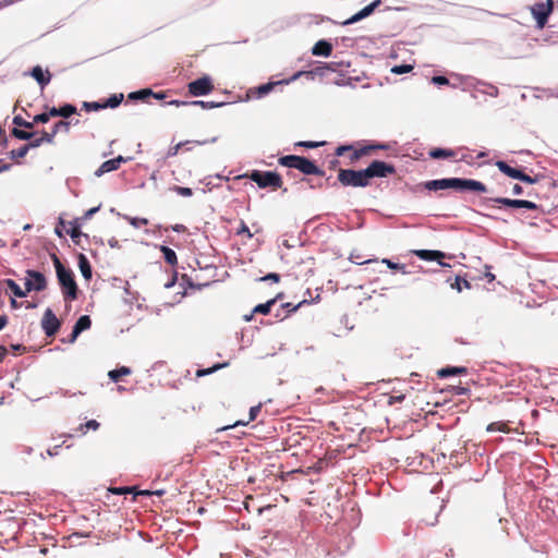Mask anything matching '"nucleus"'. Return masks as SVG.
<instances>
[{"label": "nucleus", "instance_id": "nucleus-1", "mask_svg": "<svg viewBox=\"0 0 558 558\" xmlns=\"http://www.w3.org/2000/svg\"><path fill=\"white\" fill-rule=\"evenodd\" d=\"M421 187L428 192H439L446 190H452L454 192H474V193H486L488 192L487 186L478 180L469 178H441L422 182Z\"/></svg>", "mask_w": 558, "mask_h": 558}, {"label": "nucleus", "instance_id": "nucleus-2", "mask_svg": "<svg viewBox=\"0 0 558 558\" xmlns=\"http://www.w3.org/2000/svg\"><path fill=\"white\" fill-rule=\"evenodd\" d=\"M51 259L64 299L69 301L77 299L78 288L75 281L74 272L71 268L65 267L56 254L51 255Z\"/></svg>", "mask_w": 558, "mask_h": 558}, {"label": "nucleus", "instance_id": "nucleus-3", "mask_svg": "<svg viewBox=\"0 0 558 558\" xmlns=\"http://www.w3.org/2000/svg\"><path fill=\"white\" fill-rule=\"evenodd\" d=\"M280 166L296 169L305 175H325V171L319 168L314 160L300 155H284L278 159Z\"/></svg>", "mask_w": 558, "mask_h": 558}, {"label": "nucleus", "instance_id": "nucleus-4", "mask_svg": "<svg viewBox=\"0 0 558 558\" xmlns=\"http://www.w3.org/2000/svg\"><path fill=\"white\" fill-rule=\"evenodd\" d=\"M492 204H497L499 207L505 208H514V209H527V210H536L539 208V205L527 199H517V198H508V197H482L480 199V205L486 208L493 207Z\"/></svg>", "mask_w": 558, "mask_h": 558}, {"label": "nucleus", "instance_id": "nucleus-5", "mask_svg": "<svg viewBox=\"0 0 558 558\" xmlns=\"http://www.w3.org/2000/svg\"><path fill=\"white\" fill-rule=\"evenodd\" d=\"M338 181L343 186L352 187H366L371 184L365 168L359 170L352 168L340 169Z\"/></svg>", "mask_w": 558, "mask_h": 558}, {"label": "nucleus", "instance_id": "nucleus-6", "mask_svg": "<svg viewBox=\"0 0 558 558\" xmlns=\"http://www.w3.org/2000/svg\"><path fill=\"white\" fill-rule=\"evenodd\" d=\"M243 177L248 178L255 182L259 189L271 187L272 190L280 189L282 186V178L276 171H260L252 170L250 173Z\"/></svg>", "mask_w": 558, "mask_h": 558}, {"label": "nucleus", "instance_id": "nucleus-7", "mask_svg": "<svg viewBox=\"0 0 558 558\" xmlns=\"http://www.w3.org/2000/svg\"><path fill=\"white\" fill-rule=\"evenodd\" d=\"M530 11L536 22V27L542 29L547 24L548 19L554 11V0H546V2H535L530 8Z\"/></svg>", "mask_w": 558, "mask_h": 558}, {"label": "nucleus", "instance_id": "nucleus-8", "mask_svg": "<svg viewBox=\"0 0 558 558\" xmlns=\"http://www.w3.org/2000/svg\"><path fill=\"white\" fill-rule=\"evenodd\" d=\"M214 89V83L209 75L203 76L191 81L187 84V92L193 97H202L210 94Z\"/></svg>", "mask_w": 558, "mask_h": 558}, {"label": "nucleus", "instance_id": "nucleus-9", "mask_svg": "<svg viewBox=\"0 0 558 558\" xmlns=\"http://www.w3.org/2000/svg\"><path fill=\"white\" fill-rule=\"evenodd\" d=\"M365 170L369 181L375 178H387L396 173V167L392 163L379 159L373 160Z\"/></svg>", "mask_w": 558, "mask_h": 558}, {"label": "nucleus", "instance_id": "nucleus-10", "mask_svg": "<svg viewBox=\"0 0 558 558\" xmlns=\"http://www.w3.org/2000/svg\"><path fill=\"white\" fill-rule=\"evenodd\" d=\"M24 284H25L26 291L40 292L47 288V278L43 272H40L38 270L27 269Z\"/></svg>", "mask_w": 558, "mask_h": 558}, {"label": "nucleus", "instance_id": "nucleus-11", "mask_svg": "<svg viewBox=\"0 0 558 558\" xmlns=\"http://www.w3.org/2000/svg\"><path fill=\"white\" fill-rule=\"evenodd\" d=\"M413 253L416 257H418L422 260L436 262V263H438L439 266H441L444 268L451 267L450 264L445 263L444 259L451 258L452 255H449L442 251L422 248V250H415Z\"/></svg>", "mask_w": 558, "mask_h": 558}, {"label": "nucleus", "instance_id": "nucleus-12", "mask_svg": "<svg viewBox=\"0 0 558 558\" xmlns=\"http://www.w3.org/2000/svg\"><path fill=\"white\" fill-rule=\"evenodd\" d=\"M71 123L72 122H70V121L56 122L53 124V128L50 133L43 131L40 137L32 141L34 146L37 148V147L41 146L44 143H47V144L53 143V138L59 132H64V133L69 132Z\"/></svg>", "mask_w": 558, "mask_h": 558}, {"label": "nucleus", "instance_id": "nucleus-13", "mask_svg": "<svg viewBox=\"0 0 558 558\" xmlns=\"http://www.w3.org/2000/svg\"><path fill=\"white\" fill-rule=\"evenodd\" d=\"M60 327L61 322L59 320L54 312L50 307L46 308L41 319V328L44 333L49 338L54 337L59 331Z\"/></svg>", "mask_w": 558, "mask_h": 558}, {"label": "nucleus", "instance_id": "nucleus-14", "mask_svg": "<svg viewBox=\"0 0 558 558\" xmlns=\"http://www.w3.org/2000/svg\"><path fill=\"white\" fill-rule=\"evenodd\" d=\"M381 0H373L371 3L362 8L360 11L354 13L352 16L347 19L345 21L341 22L340 25L342 26H349L353 25L368 16H371L375 10L380 5Z\"/></svg>", "mask_w": 558, "mask_h": 558}, {"label": "nucleus", "instance_id": "nucleus-15", "mask_svg": "<svg viewBox=\"0 0 558 558\" xmlns=\"http://www.w3.org/2000/svg\"><path fill=\"white\" fill-rule=\"evenodd\" d=\"M131 159L132 158H125V157L119 155L112 159L106 160L95 171V175L99 178V177L104 175L105 173L116 171L120 168L121 163H124Z\"/></svg>", "mask_w": 558, "mask_h": 558}, {"label": "nucleus", "instance_id": "nucleus-16", "mask_svg": "<svg viewBox=\"0 0 558 558\" xmlns=\"http://www.w3.org/2000/svg\"><path fill=\"white\" fill-rule=\"evenodd\" d=\"M289 81H269L267 83L260 84L256 87H253L248 90V95L253 96L257 99L266 97L268 94H270L277 85L281 84H288Z\"/></svg>", "mask_w": 558, "mask_h": 558}, {"label": "nucleus", "instance_id": "nucleus-17", "mask_svg": "<svg viewBox=\"0 0 558 558\" xmlns=\"http://www.w3.org/2000/svg\"><path fill=\"white\" fill-rule=\"evenodd\" d=\"M28 74L38 83L44 89L51 81V74L48 70H44L40 65H35L31 69Z\"/></svg>", "mask_w": 558, "mask_h": 558}, {"label": "nucleus", "instance_id": "nucleus-18", "mask_svg": "<svg viewBox=\"0 0 558 558\" xmlns=\"http://www.w3.org/2000/svg\"><path fill=\"white\" fill-rule=\"evenodd\" d=\"M75 113H77V109L73 104L70 102H64L59 107L49 108V116H51V118L61 117L68 119Z\"/></svg>", "mask_w": 558, "mask_h": 558}, {"label": "nucleus", "instance_id": "nucleus-19", "mask_svg": "<svg viewBox=\"0 0 558 558\" xmlns=\"http://www.w3.org/2000/svg\"><path fill=\"white\" fill-rule=\"evenodd\" d=\"M332 44L329 39H319L312 47L311 52L316 57L328 58L332 53Z\"/></svg>", "mask_w": 558, "mask_h": 558}, {"label": "nucleus", "instance_id": "nucleus-20", "mask_svg": "<svg viewBox=\"0 0 558 558\" xmlns=\"http://www.w3.org/2000/svg\"><path fill=\"white\" fill-rule=\"evenodd\" d=\"M218 140L217 136H214L209 140H204V141H183V142H180L178 144H175L174 146H171L168 151H167V158H171V157H174L178 155L179 150L181 148H183V146H186V145H192V144H197V145H206V144H213V143H216Z\"/></svg>", "mask_w": 558, "mask_h": 558}, {"label": "nucleus", "instance_id": "nucleus-21", "mask_svg": "<svg viewBox=\"0 0 558 558\" xmlns=\"http://www.w3.org/2000/svg\"><path fill=\"white\" fill-rule=\"evenodd\" d=\"M495 166L498 168V170L501 173H504L505 175H507L511 179L518 180V181L520 180L521 174L523 172L522 168L511 167L508 162H506L504 160H497L495 162Z\"/></svg>", "mask_w": 558, "mask_h": 558}, {"label": "nucleus", "instance_id": "nucleus-22", "mask_svg": "<svg viewBox=\"0 0 558 558\" xmlns=\"http://www.w3.org/2000/svg\"><path fill=\"white\" fill-rule=\"evenodd\" d=\"M388 148H389V144H387V143H375V144L366 145V146L361 147L357 150H354V153L351 156V159L356 160V159L361 158L362 156L368 155L374 149L385 150Z\"/></svg>", "mask_w": 558, "mask_h": 558}, {"label": "nucleus", "instance_id": "nucleus-23", "mask_svg": "<svg viewBox=\"0 0 558 558\" xmlns=\"http://www.w3.org/2000/svg\"><path fill=\"white\" fill-rule=\"evenodd\" d=\"M468 373V368L464 366H445L437 371V375L440 378H447L449 376H459Z\"/></svg>", "mask_w": 558, "mask_h": 558}, {"label": "nucleus", "instance_id": "nucleus-24", "mask_svg": "<svg viewBox=\"0 0 558 558\" xmlns=\"http://www.w3.org/2000/svg\"><path fill=\"white\" fill-rule=\"evenodd\" d=\"M77 264L83 278L85 280H90L93 276V268L88 258L83 253L77 255Z\"/></svg>", "mask_w": 558, "mask_h": 558}, {"label": "nucleus", "instance_id": "nucleus-25", "mask_svg": "<svg viewBox=\"0 0 558 558\" xmlns=\"http://www.w3.org/2000/svg\"><path fill=\"white\" fill-rule=\"evenodd\" d=\"M150 95H154V90L149 87L141 88L134 92L129 93L128 101H142L146 102Z\"/></svg>", "mask_w": 558, "mask_h": 558}, {"label": "nucleus", "instance_id": "nucleus-26", "mask_svg": "<svg viewBox=\"0 0 558 558\" xmlns=\"http://www.w3.org/2000/svg\"><path fill=\"white\" fill-rule=\"evenodd\" d=\"M340 64V62H317V66L307 73L323 76L327 71L336 72Z\"/></svg>", "mask_w": 558, "mask_h": 558}, {"label": "nucleus", "instance_id": "nucleus-27", "mask_svg": "<svg viewBox=\"0 0 558 558\" xmlns=\"http://www.w3.org/2000/svg\"><path fill=\"white\" fill-rule=\"evenodd\" d=\"M428 156L435 160L449 159L456 156V151L450 148L435 147L428 151Z\"/></svg>", "mask_w": 558, "mask_h": 558}, {"label": "nucleus", "instance_id": "nucleus-28", "mask_svg": "<svg viewBox=\"0 0 558 558\" xmlns=\"http://www.w3.org/2000/svg\"><path fill=\"white\" fill-rule=\"evenodd\" d=\"M70 225H71V228L69 230H66V233L71 236L72 241L76 245H80L81 238L82 236L88 238V235L82 232L81 223H80L78 219H74L73 221L70 222Z\"/></svg>", "mask_w": 558, "mask_h": 558}, {"label": "nucleus", "instance_id": "nucleus-29", "mask_svg": "<svg viewBox=\"0 0 558 558\" xmlns=\"http://www.w3.org/2000/svg\"><path fill=\"white\" fill-rule=\"evenodd\" d=\"M14 298L23 299L29 291L23 290L13 279H4L2 282Z\"/></svg>", "mask_w": 558, "mask_h": 558}, {"label": "nucleus", "instance_id": "nucleus-30", "mask_svg": "<svg viewBox=\"0 0 558 558\" xmlns=\"http://www.w3.org/2000/svg\"><path fill=\"white\" fill-rule=\"evenodd\" d=\"M159 251L162 253L163 259L167 264L175 266L178 264V256L174 250L167 245H159Z\"/></svg>", "mask_w": 558, "mask_h": 558}, {"label": "nucleus", "instance_id": "nucleus-31", "mask_svg": "<svg viewBox=\"0 0 558 558\" xmlns=\"http://www.w3.org/2000/svg\"><path fill=\"white\" fill-rule=\"evenodd\" d=\"M132 373L129 366H120L108 372V377L113 383H119L123 376H128Z\"/></svg>", "mask_w": 558, "mask_h": 558}, {"label": "nucleus", "instance_id": "nucleus-32", "mask_svg": "<svg viewBox=\"0 0 558 558\" xmlns=\"http://www.w3.org/2000/svg\"><path fill=\"white\" fill-rule=\"evenodd\" d=\"M191 106H198V107H202L203 109L205 110H210V109H215V108H221V107H225L226 105H228L227 101H205V100H191L190 101Z\"/></svg>", "mask_w": 558, "mask_h": 558}, {"label": "nucleus", "instance_id": "nucleus-33", "mask_svg": "<svg viewBox=\"0 0 558 558\" xmlns=\"http://www.w3.org/2000/svg\"><path fill=\"white\" fill-rule=\"evenodd\" d=\"M33 148H36V147L34 146L33 142L31 141L27 144L22 145L17 149H12L9 153V156L11 159L24 158L27 155V153L29 151V149H33Z\"/></svg>", "mask_w": 558, "mask_h": 558}, {"label": "nucleus", "instance_id": "nucleus-34", "mask_svg": "<svg viewBox=\"0 0 558 558\" xmlns=\"http://www.w3.org/2000/svg\"><path fill=\"white\" fill-rule=\"evenodd\" d=\"M92 326V318L89 315H81L77 320L74 324L75 331H78L82 333L83 331H86Z\"/></svg>", "mask_w": 558, "mask_h": 558}, {"label": "nucleus", "instance_id": "nucleus-35", "mask_svg": "<svg viewBox=\"0 0 558 558\" xmlns=\"http://www.w3.org/2000/svg\"><path fill=\"white\" fill-rule=\"evenodd\" d=\"M472 80L474 81L473 86L475 88H477V86H486L488 88L487 90H481L483 94H487L490 97H497L499 95V89L495 85H493L490 83H486L484 81H480V80H474V78H472Z\"/></svg>", "mask_w": 558, "mask_h": 558}, {"label": "nucleus", "instance_id": "nucleus-36", "mask_svg": "<svg viewBox=\"0 0 558 558\" xmlns=\"http://www.w3.org/2000/svg\"><path fill=\"white\" fill-rule=\"evenodd\" d=\"M124 99V95L122 93L110 95L105 101L104 106L106 108L114 109L121 105Z\"/></svg>", "mask_w": 558, "mask_h": 558}, {"label": "nucleus", "instance_id": "nucleus-37", "mask_svg": "<svg viewBox=\"0 0 558 558\" xmlns=\"http://www.w3.org/2000/svg\"><path fill=\"white\" fill-rule=\"evenodd\" d=\"M276 304V299H270L265 303H259L253 308V314L267 315L270 313L271 307Z\"/></svg>", "mask_w": 558, "mask_h": 558}, {"label": "nucleus", "instance_id": "nucleus-38", "mask_svg": "<svg viewBox=\"0 0 558 558\" xmlns=\"http://www.w3.org/2000/svg\"><path fill=\"white\" fill-rule=\"evenodd\" d=\"M489 14H493V13L489 11L483 10V9L468 8L464 16H466L471 20L480 21V20H482L483 15H489Z\"/></svg>", "mask_w": 558, "mask_h": 558}, {"label": "nucleus", "instance_id": "nucleus-39", "mask_svg": "<svg viewBox=\"0 0 558 558\" xmlns=\"http://www.w3.org/2000/svg\"><path fill=\"white\" fill-rule=\"evenodd\" d=\"M228 365H229L228 362H223V363L214 364L211 367H208V368H199L196 371V376L202 377V376L210 375V374L217 372L218 369H221Z\"/></svg>", "mask_w": 558, "mask_h": 558}, {"label": "nucleus", "instance_id": "nucleus-40", "mask_svg": "<svg viewBox=\"0 0 558 558\" xmlns=\"http://www.w3.org/2000/svg\"><path fill=\"white\" fill-rule=\"evenodd\" d=\"M451 288L457 290L458 292H461L463 288L471 289V283L462 278L460 275H457L454 278V282L451 284Z\"/></svg>", "mask_w": 558, "mask_h": 558}, {"label": "nucleus", "instance_id": "nucleus-41", "mask_svg": "<svg viewBox=\"0 0 558 558\" xmlns=\"http://www.w3.org/2000/svg\"><path fill=\"white\" fill-rule=\"evenodd\" d=\"M12 135L15 138L20 140V141H28V142H31V141H33L32 138L35 135V133L34 132H26L24 130H20L17 128H14L12 130Z\"/></svg>", "mask_w": 558, "mask_h": 558}, {"label": "nucleus", "instance_id": "nucleus-42", "mask_svg": "<svg viewBox=\"0 0 558 558\" xmlns=\"http://www.w3.org/2000/svg\"><path fill=\"white\" fill-rule=\"evenodd\" d=\"M82 108L86 112L99 111L105 109L104 101H84Z\"/></svg>", "mask_w": 558, "mask_h": 558}, {"label": "nucleus", "instance_id": "nucleus-43", "mask_svg": "<svg viewBox=\"0 0 558 558\" xmlns=\"http://www.w3.org/2000/svg\"><path fill=\"white\" fill-rule=\"evenodd\" d=\"M448 391H450L453 396H466L471 392V389L466 386L452 385L449 386Z\"/></svg>", "mask_w": 558, "mask_h": 558}, {"label": "nucleus", "instance_id": "nucleus-44", "mask_svg": "<svg viewBox=\"0 0 558 558\" xmlns=\"http://www.w3.org/2000/svg\"><path fill=\"white\" fill-rule=\"evenodd\" d=\"M182 280L189 288L196 290H202L210 284L209 282L195 283L187 275H183Z\"/></svg>", "mask_w": 558, "mask_h": 558}, {"label": "nucleus", "instance_id": "nucleus-45", "mask_svg": "<svg viewBox=\"0 0 558 558\" xmlns=\"http://www.w3.org/2000/svg\"><path fill=\"white\" fill-rule=\"evenodd\" d=\"M124 219L129 221V223L134 228H140L141 226H145L148 223V219L141 218V217H131V216H123Z\"/></svg>", "mask_w": 558, "mask_h": 558}, {"label": "nucleus", "instance_id": "nucleus-46", "mask_svg": "<svg viewBox=\"0 0 558 558\" xmlns=\"http://www.w3.org/2000/svg\"><path fill=\"white\" fill-rule=\"evenodd\" d=\"M412 70H413V65L407 64V63L397 64L391 68V72L397 75L409 73Z\"/></svg>", "mask_w": 558, "mask_h": 558}, {"label": "nucleus", "instance_id": "nucleus-47", "mask_svg": "<svg viewBox=\"0 0 558 558\" xmlns=\"http://www.w3.org/2000/svg\"><path fill=\"white\" fill-rule=\"evenodd\" d=\"M170 190L183 197H191L193 195V190L186 186L173 185Z\"/></svg>", "mask_w": 558, "mask_h": 558}, {"label": "nucleus", "instance_id": "nucleus-48", "mask_svg": "<svg viewBox=\"0 0 558 558\" xmlns=\"http://www.w3.org/2000/svg\"><path fill=\"white\" fill-rule=\"evenodd\" d=\"M324 144H325V142L301 141V142L295 143V146L304 147L307 149H314L319 146H323Z\"/></svg>", "mask_w": 558, "mask_h": 558}, {"label": "nucleus", "instance_id": "nucleus-49", "mask_svg": "<svg viewBox=\"0 0 558 558\" xmlns=\"http://www.w3.org/2000/svg\"><path fill=\"white\" fill-rule=\"evenodd\" d=\"M100 424L96 420H88L85 424L80 425L78 430H81L84 434V429L97 430Z\"/></svg>", "mask_w": 558, "mask_h": 558}, {"label": "nucleus", "instance_id": "nucleus-50", "mask_svg": "<svg viewBox=\"0 0 558 558\" xmlns=\"http://www.w3.org/2000/svg\"><path fill=\"white\" fill-rule=\"evenodd\" d=\"M306 300L299 302L296 305H293L291 302L282 303L281 308L287 310L289 313L296 312L302 305L307 304Z\"/></svg>", "mask_w": 558, "mask_h": 558}, {"label": "nucleus", "instance_id": "nucleus-51", "mask_svg": "<svg viewBox=\"0 0 558 558\" xmlns=\"http://www.w3.org/2000/svg\"><path fill=\"white\" fill-rule=\"evenodd\" d=\"M13 124H15L19 128H25V129H32L33 128V123L26 121L21 116H15L13 118Z\"/></svg>", "mask_w": 558, "mask_h": 558}, {"label": "nucleus", "instance_id": "nucleus-52", "mask_svg": "<svg viewBox=\"0 0 558 558\" xmlns=\"http://www.w3.org/2000/svg\"><path fill=\"white\" fill-rule=\"evenodd\" d=\"M50 119H51V116H49V110H48L46 112H41V113L34 116L32 123H33V125L35 123H47Z\"/></svg>", "mask_w": 558, "mask_h": 558}, {"label": "nucleus", "instance_id": "nucleus-53", "mask_svg": "<svg viewBox=\"0 0 558 558\" xmlns=\"http://www.w3.org/2000/svg\"><path fill=\"white\" fill-rule=\"evenodd\" d=\"M432 83L437 86L449 85L450 82L445 75H434L432 77Z\"/></svg>", "mask_w": 558, "mask_h": 558}, {"label": "nucleus", "instance_id": "nucleus-54", "mask_svg": "<svg viewBox=\"0 0 558 558\" xmlns=\"http://www.w3.org/2000/svg\"><path fill=\"white\" fill-rule=\"evenodd\" d=\"M280 275L278 272H268L264 277L259 278V281H271V282H279L280 281Z\"/></svg>", "mask_w": 558, "mask_h": 558}, {"label": "nucleus", "instance_id": "nucleus-55", "mask_svg": "<svg viewBox=\"0 0 558 558\" xmlns=\"http://www.w3.org/2000/svg\"><path fill=\"white\" fill-rule=\"evenodd\" d=\"M262 409V404L253 405L248 411V422L255 421L257 415L259 414Z\"/></svg>", "mask_w": 558, "mask_h": 558}, {"label": "nucleus", "instance_id": "nucleus-56", "mask_svg": "<svg viewBox=\"0 0 558 558\" xmlns=\"http://www.w3.org/2000/svg\"><path fill=\"white\" fill-rule=\"evenodd\" d=\"M519 181L527 184H536L538 182V177H531L523 171Z\"/></svg>", "mask_w": 558, "mask_h": 558}, {"label": "nucleus", "instance_id": "nucleus-57", "mask_svg": "<svg viewBox=\"0 0 558 558\" xmlns=\"http://www.w3.org/2000/svg\"><path fill=\"white\" fill-rule=\"evenodd\" d=\"M244 233L247 235V238H252L253 236V233L250 231V229L246 226V223L243 220H241L240 227L236 230V234L240 235V234H244Z\"/></svg>", "mask_w": 558, "mask_h": 558}, {"label": "nucleus", "instance_id": "nucleus-58", "mask_svg": "<svg viewBox=\"0 0 558 558\" xmlns=\"http://www.w3.org/2000/svg\"><path fill=\"white\" fill-rule=\"evenodd\" d=\"M350 149H352L351 145H339L335 150V155L336 157H341L344 155V153H347Z\"/></svg>", "mask_w": 558, "mask_h": 558}, {"label": "nucleus", "instance_id": "nucleus-59", "mask_svg": "<svg viewBox=\"0 0 558 558\" xmlns=\"http://www.w3.org/2000/svg\"><path fill=\"white\" fill-rule=\"evenodd\" d=\"M190 101L191 100L172 99V100L166 102V105L175 106V107H184V106H191Z\"/></svg>", "mask_w": 558, "mask_h": 558}, {"label": "nucleus", "instance_id": "nucleus-60", "mask_svg": "<svg viewBox=\"0 0 558 558\" xmlns=\"http://www.w3.org/2000/svg\"><path fill=\"white\" fill-rule=\"evenodd\" d=\"M111 492L116 495H123V494L132 493L133 487H129V486L116 487V488L111 489Z\"/></svg>", "mask_w": 558, "mask_h": 558}, {"label": "nucleus", "instance_id": "nucleus-61", "mask_svg": "<svg viewBox=\"0 0 558 558\" xmlns=\"http://www.w3.org/2000/svg\"><path fill=\"white\" fill-rule=\"evenodd\" d=\"M383 262L388 266V268H390L392 270L403 269L404 268V265H401L399 263H395V262H392L390 259H387V258H385Z\"/></svg>", "mask_w": 558, "mask_h": 558}, {"label": "nucleus", "instance_id": "nucleus-62", "mask_svg": "<svg viewBox=\"0 0 558 558\" xmlns=\"http://www.w3.org/2000/svg\"><path fill=\"white\" fill-rule=\"evenodd\" d=\"M99 209H100V205L89 208L88 210L85 211L83 219H85V220L90 219L96 213L99 211Z\"/></svg>", "mask_w": 558, "mask_h": 558}, {"label": "nucleus", "instance_id": "nucleus-63", "mask_svg": "<svg viewBox=\"0 0 558 558\" xmlns=\"http://www.w3.org/2000/svg\"><path fill=\"white\" fill-rule=\"evenodd\" d=\"M61 447H62V445H56L52 448L47 449L46 453L50 457H56L59 454Z\"/></svg>", "mask_w": 558, "mask_h": 558}, {"label": "nucleus", "instance_id": "nucleus-64", "mask_svg": "<svg viewBox=\"0 0 558 558\" xmlns=\"http://www.w3.org/2000/svg\"><path fill=\"white\" fill-rule=\"evenodd\" d=\"M155 98L156 100H165L167 98V92H154V95H150V98Z\"/></svg>", "mask_w": 558, "mask_h": 558}]
</instances>
